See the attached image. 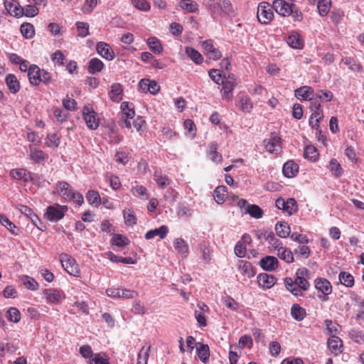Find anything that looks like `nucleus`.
Returning <instances> with one entry per match:
<instances>
[{
	"label": "nucleus",
	"mask_w": 364,
	"mask_h": 364,
	"mask_svg": "<svg viewBox=\"0 0 364 364\" xmlns=\"http://www.w3.org/2000/svg\"><path fill=\"white\" fill-rule=\"evenodd\" d=\"M208 6L214 18L233 14L232 4L228 0H209Z\"/></svg>",
	"instance_id": "f257e3e1"
},
{
	"label": "nucleus",
	"mask_w": 364,
	"mask_h": 364,
	"mask_svg": "<svg viewBox=\"0 0 364 364\" xmlns=\"http://www.w3.org/2000/svg\"><path fill=\"white\" fill-rule=\"evenodd\" d=\"M28 77L32 85H38L40 82L48 84L50 82L51 75L45 70H41L36 65H31L28 68Z\"/></svg>",
	"instance_id": "f03ea898"
},
{
	"label": "nucleus",
	"mask_w": 364,
	"mask_h": 364,
	"mask_svg": "<svg viewBox=\"0 0 364 364\" xmlns=\"http://www.w3.org/2000/svg\"><path fill=\"white\" fill-rule=\"evenodd\" d=\"M68 210L67 205L55 203L46 208L44 212V218L50 222L58 223L64 218Z\"/></svg>",
	"instance_id": "7ed1b4c3"
},
{
	"label": "nucleus",
	"mask_w": 364,
	"mask_h": 364,
	"mask_svg": "<svg viewBox=\"0 0 364 364\" xmlns=\"http://www.w3.org/2000/svg\"><path fill=\"white\" fill-rule=\"evenodd\" d=\"M314 287L318 291V298L321 301H327L328 296L332 293L333 287L331 282L325 278H316L314 280Z\"/></svg>",
	"instance_id": "20e7f679"
},
{
	"label": "nucleus",
	"mask_w": 364,
	"mask_h": 364,
	"mask_svg": "<svg viewBox=\"0 0 364 364\" xmlns=\"http://www.w3.org/2000/svg\"><path fill=\"white\" fill-rule=\"evenodd\" d=\"M272 6L267 2H262L257 7L258 21L264 24L269 23L274 18Z\"/></svg>",
	"instance_id": "39448f33"
},
{
	"label": "nucleus",
	"mask_w": 364,
	"mask_h": 364,
	"mask_svg": "<svg viewBox=\"0 0 364 364\" xmlns=\"http://www.w3.org/2000/svg\"><path fill=\"white\" fill-rule=\"evenodd\" d=\"M43 294L46 302L50 305H57L61 303L65 298V294L62 290L58 289H45L43 290Z\"/></svg>",
	"instance_id": "423d86ee"
},
{
	"label": "nucleus",
	"mask_w": 364,
	"mask_h": 364,
	"mask_svg": "<svg viewBox=\"0 0 364 364\" xmlns=\"http://www.w3.org/2000/svg\"><path fill=\"white\" fill-rule=\"evenodd\" d=\"M84 120L90 129H96L99 127V118L97 113L88 105L84 107L82 109Z\"/></svg>",
	"instance_id": "0eeeda50"
},
{
	"label": "nucleus",
	"mask_w": 364,
	"mask_h": 364,
	"mask_svg": "<svg viewBox=\"0 0 364 364\" xmlns=\"http://www.w3.org/2000/svg\"><path fill=\"white\" fill-rule=\"evenodd\" d=\"M60 260L63 267L69 274L75 277L79 275L80 269L74 259L67 254H62L60 256Z\"/></svg>",
	"instance_id": "6e6552de"
},
{
	"label": "nucleus",
	"mask_w": 364,
	"mask_h": 364,
	"mask_svg": "<svg viewBox=\"0 0 364 364\" xmlns=\"http://www.w3.org/2000/svg\"><path fill=\"white\" fill-rule=\"evenodd\" d=\"M272 9L282 16H289L295 9V5L289 4L284 0H274L272 3Z\"/></svg>",
	"instance_id": "1a4fd4ad"
},
{
	"label": "nucleus",
	"mask_w": 364,
	"mask_h": 364,
	"mask_svg": "<svg viewBox=\"0 0 364 364\" xmlns=\"http://www.w3.org/2000/svg\"><path fill=\"white\" fill-rule=\"evenodd\" d=\"M282 139L275 134L264 140L265 149L271 154H278L282 150Z\"/></svg>",
	"instance_id": "9d476101"
},
{
	"label": "nucleus",
	"mask_w": 364,
	"mask_h": 364,
	"mask_svg": "<svg viewBox=\"0 0 364 364\" xmlns=\"http://www.w3.org/2000/svg\"><path fill=\"white\" fill-rule=\"evenodd\" d=\"M4 7L12 16L19 18L23 16V8L16 0H5Z\"/></svg>",
	"instance_id": "9b49d317"
},
{
	"label": "nucleus",
	"mask_w": 364,
	"mask_h": 364,
	"mask_svg": "<svg viewBox=\"0 0 364 364\" xmlns=\"http://www.w3.org/2000/svg\"><path fill=\"white\" fill-rule=\"evenodd\" d=\"M203 48L205 55L211 60H217L222 57L221 52L214 46L212 40H206L203 42Z\"/></svg>",
	"instance_id": "f8f14e48"
},
{
	"label": "nucleus",
	"mask_w": 364,
	"mask_h": 364,
	"mask_svg": "<svg viewBox=\"0 0 364 364\" xmlns=\"http://www.w3.org/2000/svg\"><path fill=\"white\" fill-rule=\"evenodd\" d=\"M73 192V190L71 186L65 181L58 182L53 191L54 194H58L66 201L68 200V198H70Z\"/></svg>",
	"instance_id": "ddd939ff"
},
{
	"label": "nucleus",
	"mask_w": 364,
	"mask_h": 364,
	"mask_svg": "<svg viewBox=\"0 0 364 364\" xmlns=\"http://www.w3.org/2000/svg\"><path fill=\"white\" fill-rule=\"evenodd\" d=\"M198 254L200 259L205 264H209L211 260V250L210 242L205 240L200 242L198 247Z\"/></svg>",
	"instance_id": "4468645a"
},
{
	"label": "nucleus",
	"mask_w": 364,
	"mask_h": 364,
	"mask_svg": "<svg viewBox=\"0 0 364 364\" xmlns=\"http://www.w3.org/2000/svg\"><path fill=\"white\" fill-rule=\"evenodd\" d=\"M309 271L308 269L303 267L300 268L296 271V278H295V282L298 287H299L301 289H302L304 291H306L309 288V282L308 280L304 277L305 276H307Z\"/></svg>",
	"instance_id": "2eb2a0df"
},
{
	"label": "nucleus",
	"mask_w": 364,
	"mask_h": 364,
	"mask_svg": "<svg viewBox=\"0 0 364 364\" xmlns=\"http://www.w3.org/2000/svg\"><path fill=\"white\" fill-rule=\"evenodd\" d=\"M97 53L105 59L112 60L114 58V53L110 46L105 42H99L97 45Z\"/></svg>",
	"instance_id": "dca6fc26"
},
{
	"label": "nucleus",
	"mask_w": 364,
	"mask_h": 364,
	"mask_svg": "<svg viewBox=\"0 0 364 364\" xmlns=\"http://www.w3.org/2000/svg\"><path fill=\"white\" fill-rule=\"evenodd\" d=\"M173 247L177 252L182 257L186 258L189 253V247L187 242L181 237L176 238L173 242Z\"/></svg>",
	"instance_id": "f3484780"
},
{
	"label": "nucleus",
	"mask_w": 364,
	"mask_h": 364,
	"mask_svg": "<svg viewBox=\"0 0 364 364\" xmlns=\"http://www.w3.org/2000/svg\"><path fill=\"white\" fill-rule=\"evenodd\" d=\"M287 43L291 48L295 49H301L303 48L304 41L301 36L294 31H292L286 38Z\"/></svg>",
	"instance_id": "a211bd4d"
},
{
	"label": "nucleus",
	"mask_w": 364,
	"mask_h": 364,
	"mask_svg": "<svg viewBox=\"0 0 364 364\" xmlns=\"http://www.w3.org/2000/svg\"><path fill=\"white\" fill-rule=\"evenodd\" d=\"M218 144L212 142L208 145L207 151L208 158L215 164H220L223 161V156L218 152Z\"/></svg>",
	"instance_id": "6ab92c4d"
},
{
	"label": "nucleus",
	"mask_w": 364,
	"mask_h": 364,
	"mask_svg": "<svg viewBox=\"0 0 364 364\" xmlns=\"http://www.w3.org/2000/svg\"><path fill=\"white\" fill-rule=\"evenodd\" d=\"M257 282L260 287L264 289H270L276 283V278L271 274L262 273L257 276Z\"/></svg>",
	"instance_id": "aec40b11"
},
{
	"label": "nucleus",
	"mask_w": 364,
	"mask_h": 364,
	"mask_svg": "<svg viewBox=\"0 0 364 364\" xmlns=\"http://www.w3.org/2000/svg\"><path fill=\"white\" fill-rule=\"evenodd\" d=\"M294 95L299 100H311L314 90L309 86H302L295 90Z\"/></svg>",
	"instance_id": "412c9836"
},
{
	"label": "nucleus",
	"mask_w": 364,
	"mask_h": 364,
	"mask_svg": "<svg viewBox=\"0 0 364 364\" xmlns=\"http://www.w3.org/2000/svg\"><path fill=\"white\" fill-rule=\"evenodd\" d=\"M259 264L266 271H273L277 267L278 260L273 256H266L261 259Z\"/></svg>",
	"instance_id": "4be33fe9"
},
{
	"label": "nucleus",
	"mask_w": 364,
	"mask_h": 364,
	"mask_svg": "<svg viewBox=\"0 0 364 364\" xmlns=\"http://www.w3.org/2000/svg\"><path fill=\"white\" fill-rule=\"evenodd\" d=\"M282 171L285 177L293 178L299 171V166L294 161H288L284 164Z\"/></svg>",
	"instance_id": "5701e85b"
},
{
	"label": "nucleus",
	"mask_w": 364,
	"mask_h": 364,
	"mask_svg": "<svg viewBox=\"0 0 364 364\" xmlns=\"http://www.w3.org/2000/svg\"><path fill=\"white\" fill-rule=\"evenodd\" d=\"M168 232V228L166 225H161L159 228L150 230L145 234V238L146 240H151L156 236H159L161 239H164L166 237Z\"/></svg>",
	"instance_id": "b1692460"
},
{
	"label": "nucleus",
	"mask_w": 364,
	"mask_h": 364,
	"mask_svg": "<svg viewBox=\"0 0 364 364\" xmlns=\"http://www.w3.org/2000/svg\"><path fill=\"white\" fill-rule=\"evenodd\" d=\"M5 82L8 89L11 93L16 94L19 91L20 83L14 74H8L6 76Z\"/></svg>",
	"instance_id": "393cba45"
},
{
	"label": "nucleus",
	"mask_w": 364,
	"mask_h": 364,
	"mask_svg": "<svg viewBox=\"0 0 364 364\" xmlns=\"http://www.w3.org/2000/svg\"><path fill=\"white\" fill-rule=\"evenodd\" d=\"M122 87L119 83H114L111 86L109 92L110 100L114 102H119L122 100Z\"/></svg>",
	"instance_id": "a878e982"
},
{
	"label": "nucleus",
	"mask_w": 364,
	"mask_h": 364,
	"mask_svg": "<svg viewBox=\"0 0 364 364\" xmlns=\"http://www.w3.org/2000/svg\"><path fill=\"white\" fill-rule=\"evenodd\" d=\"M277 235L282 238H286L290 235L291 230L287 223L279 221L275 225Z\"/></svg>",
	"instance_id": "bb28decb"
},
{
	"label": "nucleus",
	"mask_w": 364,
	"mask_h": 364,
	"mask_svg": "<svg viewBox=\"0 0 364 364\" xmlns=\"http://www.w3.org/2000/svg\"><path fill=\"white\" fill-rule=\"evenodd\" d=\"M328 346L331 352L337 354L338 352H341V348L343 346L342 340L336 336H332L328 340Z\"/></svg>",
	"instance_id": "cd10ccee"
},
{
	"label": "nucleus",
	"mask_w": 364,
	"mask_h": 364,
	"mask_svg": "<svg viewBox=\"0 0 364 364\" xmlns=\"http://www.w3.org/2000/svg\"><path fill=\"white\" fill-rule=\"evenodd\" d=\"M185 53L187 56L196 64H201L203 61L202 55L196 50L195 48L191 47H186Z\"/></svg>",
	"instance_id": "c85d7f7f"
},
{
	"label": "nucleus",
	"mask_w": 364,
	"mask_h": 364,
	"mask_svg": "<svg viewBox=\"0 0 364 364\" xmlns=\"http://www.w3.org/2000/svg\"><path fill=\"white\" fill-rule=\"evenodd\" d=\"M238 269L242 274L249 278L253 277L255 274L251 263L247 261H240L238 262Z\"/></svg>",
	"instance_id": "c756f323"
},
{
	"label": "nucleus",
	"mask_w": 364,
	"mask_h": 364,
	"mask_svg": "<svg viewBox=\"0 0 364 364\" xmlns=\"http://www.w3.org/2000/svg\"><path fill=\"white\" fill-rule=\"evenodd\" d=\"M228 190L224 186H218L214 191V199L218 204H222L225 202L227 196Z\"/></svg>",
	"instance_id": "7c9ffc66"
},
{
	"label": "nucleus",
	"mask_w": 364,
	"mask_h": 364,
	"mask_svg": "<svg viewBox=\"0 0 364 364\" xmlns=\"http://www.w3.org/2000/svg\"><path fill=\"white\" fill-rule=\"evenodd\" d=\"M197 354L203 363H206L210 358V350L208 345L199 343L197 347Z\"/></svg>",
	"instance_id": "2f4dec72"
},
{
	"label": "nucleus",
	"mask_w": 364,
	"mask_h": 364,
	"mask_svg": "<svg viewBox=\"0 0 364 364\" xmlns=\"http://www.w3.org/2000/svg\"><path fill=\"white\" fill-rule=\"evenodd\" d=\"M104 68V63L98 58H92L89 62L88 72L91 74L100 72Z\"/></svg>",
	"instance_id": "473e14b6"
},
{
	"label": "nucleus",
	"mask_w": 364,
	"mask_h": 364,
	"mask_svg": "<svg viewBox=\"0 0 364 364\" xmlns=\"http://www.w3.org/2000/svg\"><path fill=\"white\" fill-rule=\"evenodd\" d=\"M20 280L28 289L34 291L37 290L39 287L36 280L29 276L23 275L20 277Z\"/></svg>",
	"instance_id": "72a5a7b5"
},
{
	"label": "nucleus",
	"mask_w": 364,
	"mask_h": 364,
	"mask_svg": "<svg viewBox=\"0 0 364 364\" xmlns=\"http://www.w3.org/2000/svg\"><path fill=\"white\" fill-rule=\"evenodd\" d=\"M328 168L331 172V174L336 177H339L343 173V169L341 164L335 159H332L329 161Z\"/></svg>",
	"instance_id": "f704fd0d"
},
{
	"label": "nucleus",
	"mask_w": 364,
	"mask_h": 364,
	"mask_svg": "<svg viewBox=\"0 0 364 364\" xmlns=\"http://www.w3.org/2000/svg\"><path fill=\"white\" fill-rule=\"evenodd\" d=\"M147 44L151 51L156 54H160L163 50V47L159 40L155 37H150L147 39Z\"/></svg>",
	"instance_id": "c9c22d12"
},
{
	"label": "nucleus",
	"mask_w": 364,
	"mask_h": 364,
	"mask_svg": "<svg viewBox=\"0 0 364 364\" xmlns=\"http://www.w3.org/2000/svg\"><path fill=\"white\" fill-rule=\"evenodd\" d=\"M304 156L312 161H316L318 158V153L316 147L313 145L305 146Z\"/></svg>",
	"instance_id": "e433bc0d"
},
{
	"label": "nucleus",
	"mask_w": 364,
	"mask_h": 364,
	"mask_svg": "<svg viewBox=\"0 0 364 364\" xmlns=\"http://www.w3.org/2000/svg\"><path fill=\"white\" fill-rule=\"evenodd\" d=\"M338 279L340 282L347 287H351L354 284V277L349 272H340L338 275Z\"/></svg>",
	"instance_id": "4c0bfd02"
},
{
	"label": "nucleus",
	"mask_w": 364,
	"mask_h": 364,
	"mask_svg": "<svg viewBox=\"0 0 364 364\" xmlns=\"http://www.w3.org/2000/svg\"><path fill=\"white\" fill-rule=\"evenodd\" d=\"M221 92L223 98L229 100L230 98V94L235 87V83L232 80H223Z\"/></svg>",
	"instance_id": "58836bf2"
},
{
	"label": "nucleus",
	"mask_w": 364,
	"mask_h": 364,
	"mask_svg": "<svg viewBox=\"0 0 364 364\" xmlns=\"http://www.w3.org/2000/svg\"><path fill=\"white\" fill-rule=\"evenodd\" d=\"M121 109L122 114L127 119H132L135 116L134 105L128 102H123L121 104Z\"/></svg>",
	"instance_id": "ea45409f"
},
{
	"label": "nucleus",
	"mask_w": 364,
	"mask_h": 364,
	"mask_svg": "<svg viewBox=\"0 0 364 364\" xmlns=\"http://www.w3.org/2000/svg\"><path fill=\"white\" fill-rule=\"evenodd\" d=\"M107 258L113 262H120L123 264H134L135 261L132 257H122L114 255L112 252H107Z\"/></svg>",
	"instance_id": "a19ab883"
},
{
	"label": "nucleus",
	"mask_w": 364,
	"mask_h": 364,
	"mask_svg": "<svg viewBox=\"0 0 364 364\" xmlns=\"http://www.w3.org/2000/svg\"><path fill=\"white\" fill-rule=\"evenodd\" d=\"M331 5V0H319L317 3V8L319 14L321 16H326L329 12Z\"/></svg>",
	"instance_id": "79ce46f5"
},
{
	"label": "nucleus",
	"mask_w": 364,
	"mask_h": 364,
	"mask_svg": "<svg viewBox=\"0 0 364 364\" xmlns=\"http://www.w3.org/2000/svg\"><path fill=\"white\" fill-rule=\"evenodd\" d=\"M291 314L294 319L301 321L306 316V311L299 304H294L291 309Z\"/></svg>",
	"instance_id": "37998d69"
},
{
	"label": "nucleus",
	"mask_w": 364,
	"mask_h": 364,
	"mask_svg": "<svg viewBox=\"0 0 364 364\" xmlns=\"http://www.w3.org/2000/svg\"><path fill=\"white\" fill-rule=\"evenodd\" d=\"M89 364H109L108 358L104 353H95L89 360Z\"/></svg>",
	"instance_id": "c03bdc74"
},
{
	"label": "nucleus",
	"mask_w": 364,
	"mask_h": 364,
	"mask_svg": "<svg viewBox=\"0 0 364 364\" xmlns=\"http://www.w3.org/2000/svg\"><path fill=\"white\" fill-rule=\"evenodd\" d=\"M245 213H248L251 217L259 219L263 215L262 210L257 205H250L247 206Z\"/></svg>",
	"instance_id": "a18cd8bd"
},
{
	"label": "nucleus",
	"mask_w": 364,
	"mask_h": 364,
	"mask_svg": "<svg viewBox=\"0 0 364 364\" xmlns=\"http://www.w3.org/2000/svg\"><path fill=\"white\" fill-rule=\"evenodd\" d=\"M21 33L26 38H31L35 34L34 27L31 23H22L20 28Z\"/></svg>",
	"instance_id": "49530a36"
},
{
	"label": "nucleus",
	"mask_w": 364,
	"mask_h": 364,
	"mask_svg": "<svg viewBox=\"0 0 364 364\" xmlns=\"http://www.w3.org/2000/svg\"><path fill=\"white\" fill-rule=\"evenodd\" d=\"M277 256L287 263H291L294 262L292 252L285 247L277 252Z\"/></svg>",
	"instance_id": "de8ad7c7"
},
{
	"label": "nucleus",
	"mask_w": 364,
	"mask_h": 364,
	"mask_svg": "<svg viewBox=\"0 0 364 364\" xmlns=\"http://www.w3.org/2000/svg\"><path fill=\"white\" fill-rule=\"evenodd\" d=\"M180 7L188 12L193 13L198 10V4L191 0H181Z\"/></svg>",
	"instance_id": "09e8293b"
},
{
	"label": "nucleus",
	"mask_w": 364,
	"mask_h": 364,
	"mask_svg": "<svg viewBox=\"0 0 364 364\" xmlns=\"http://www.w3.org/2000/svg\"><path fill=\"white\" fill-rule=\"evenodd\" d=\"M151 346H143L138 354L137 364H147Z\"/></svg>",
	"instance_id": "8fccbe9b"
},
{
	"label": "nucleus",
	"mask_w": 364,
	"mask_h": 364,
	"mask_svg": "<svg viewBox=\"0 0 364 364\" xmlns=\"http://www.w3.org/2000/svg\"><path fill=\"white\" fill-rule=\"evenodd\" d=\"M124 219L126 225L133 226L136 224V218L134 213L130 209H125L123 211Z\"/></svg>",
	"instance_id": "3c124183"
},
{
	"label": "nucleus",
	"mask_w": 364,
	"mask_h": 364,
	"mask_svg": "<svg viewBox=\"0 0 364 364\" xmlns=\"http://www.w3.org/2000/svg\"><path fill=\"white\" fill-rule=\"evenodd\" d=\"M112 243L117 247H124L129 243V239L122 235L115 234L112 238Z\"/></svg>",
	"instance_id": "603ef678"
},
{
	"label": "nucleus",
	"mask_w": 364,
	"mask_h": 364,
	"mask_svg": "<svg viewBox=\"0 0 364 364\" xmlns=\"http://www.w3.org/2000/svg\"><path fill=\"white\" fill-rule=\"evenodd\" d=\"M342 62L353 71L360 72L362 70V66L351 58H343Z\"/></svg>",
	"instance_id": "864d4df0"
},
{
	"label": "nucleus",
	"mask_w": 364,
	"mask_h": 364,
	"mask_svg": "<svg viewBox=\"0 0 364 364\" xmlns=\"http://www.w3.org/2000/svg\"><path fill=\"white\" fill-rule=\"evenodd\" d=\"M45 156L46 155L44 152L41 150L33 148H30L29 149L30 159L35 161L36 162H39L44 160Z\"/></svg>",
	"instance_id": "5fc2aeb1"
},
{
	"label": "nucleus",
	"mask_w": 364,
	"mask_h": 364,
	"mask_svg": "<svg viewBox=\"0 0 364 364\" xmlns=\"http://www.w3.org/2000/svg\"><path fill=\"white\" fill-rule=\"evenodd\" d=\"M154 179L161 188H164L169 185V179L166 176L161 175L160 173L155 172Z\"/></svg>",
	"instance_id": "6e6d98bb"
},
{
	"label": "nucleus",
	"mask_w": 364,
	"mask_h": 364,
	"mask_svg": "<svg viewBox=\"0 0 364 364\" xmlns=\"http://www.w3.org/2000/svg\"><path fill=\"white\" fill-rule=\"evenodd\" d=\"M323 118V114L321 112H312L309 119V125L313 129H317L319 127V121Z\"/></svg>",
	"instance_id": "4d7b16f0"
},
{
	"label": "nucleus",
	"mask_w": 364,
	"mask_h": 364,
	"mask_svg": "<svg viewBox=\"0 0 364 364\" xmlns=\"http://www.w3.org/2000/svg\"><path fill=\"white\" fill-rule=\"evenodd\" d=\"M222 302L227 308L232 311H237L239 308V304L229 296H226L222 299Z\"/></svg>",
	"instance_id": "13d9d810"
},
{
	"label": "nucleus",
	"mask_w": 364,
	"mask_h": 364,
	"mask_svg": "<svg viewBox=\"0 0 364 364\" xmlns=\"http://www.w3.org/2000/svg\"><path fill=\"white\" fill-rule=\"evenodd\" d=\"M78 36L84 38L89 35V25L87 23L77 21L76 22Z\"/></svg>",
	"instance_id": "bf43d9fd"
},
{
	"label": "nucleus",
	"mask_w": 364,
	"mask_h": 364,
	"mask_svg": "<svg viewBox=\"0 0 364 364\" xmlns=\"http://www.w3.org/2000/svg\"><path fill=\"white\" fill-rule=\"evenodd\" d=\"M344 11L340 9H334L331 15V21L334 24L340 23L344 17Z\"/></svg>",
	"instance_id": "052dcab7"
},
{
	"label": "nucleus",
	"mask_w": 364,
	"mask_h": 364,
	"mask_svg": "<svg viewBox=\"0 0 364 364\" xmlns=\"http://www.w3.org/2000/svg\"><path fill=\"white\" fill-rule=\"evenodd\" d=\"M296 210V202L294 198H288L285 200L284 211L287 212L289 215H292Z\"/></svg>",
	"instance_id": "680f3d73"
},
{
	"label": "nucleus",
	"mask_w": 364,
	"mask_h": 364,
	"mask_svg": "<svg viewBox=\"0 0 364 364\" xmlns=\"http://www.w3.org/2000/svg\"><path fill=\"white\" fill-rule=\"evenodd\" d=\"M87 199L88 202L92 205L97 206L100 204V197L99 193L95 191H90L87 194Z\"/></svg>",
	"instance_id": "e2e57ef3"
},
{
	"label": "nucleus",
	"mask_w": 364,
	"mask_h": 364,
	"mask_svg": "<svg viewBox=\"0 0 364 364\" xmlns=\"http://www.w3.org/2000/svg\"><path fill=\"white\" fill-rule=\"evenodd\" d=\"M9 319L14 323H18L21 320V313L16 307H11L7 311Z\"/></svg>",
	"instance_id": "0e129e2a"
},
{
	"label": "nucleus",
	"mask_w": 364,
	"mask_h": 364,
	"mask_svg": "<svg viewBox=\"0 0 364 364\" xmlns=\"http://www.w3.org/2000/svg\"><path fill=\"white\" fill-rule=\"evenodd\" d=\"M132 192L134 196L141 197L143 199H147L149 197L147 189L142 186L133 187Z\"/></svg>",
	"instance_id": "69168bd1"
},
{
	"label": "nucleus",
	"mask_w": 364,
	"mask_h": 364,
	"mask_svg": "<svg viewBox=\"0 0 364 364\" xmlns=\"http://www.w3.org/2000/svg\"><path fill=\"white\" fill-rule=\"evenodd\" d=\"M349 336L352 340H353L357 343H364V334L358 330H350L349 331Z\"/></svg>",
	"instance_id": "338daca9"
},
{
	"label": "nucleus",
	"mask_w": 364,
	"mask_h": 364,
	"mask_svg": "<svg viewBox=\"0 0 364 364\" xmlns=\"http://www.w3.org/2000/svg\"><path fill=\"white\" fill-rule=\"evenodd\" d=\"M210 79L218 85L223 83L224 78L217 69H210L208 72Z\"/></svg>",
	"instance_id": "774afa93"
}]
</instances>
